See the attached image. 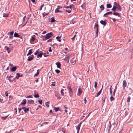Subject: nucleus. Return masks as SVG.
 Returning <instances> with one entry per match:
<instances>
[{
	"instance_id": "obj_1",
	"label": "nucleus",
	"mask_w": 133,
	"mask_h": 133,
	"mask_svg": "<svg viewBox=\"0 0 133 133\" xmlns=\"http://www.w3.org/2000/svg\"><path fill=\"white\" fill-rule=\"evenodd\" d=\"M53 34L52 32L48 33L46 34V36L44 38H43V40L45 41L46 40L50 38Z\"/></svg>"
},
{
	"instance_id": "obj_2",
	"label": "nucleus",
	"mask_w": 133,
	"mask_h": 133,
	"mask_svg": "<svg viewBox=\"0 0 133 133\" xmlns=\"http://www.w3.org/2000/svg\"><path fill=\"white\" fill-rule=\"evenodd\" d=\"M69 92V95L71 97L72 96V89L70 87H67Z\"/></svg>"
},
{
	"instance_id": "obj_3",
	"label": "nucleus",
	"mask_w": 133,
	"mask_h": 133,
	"mask_svg": "<svg viewBox=\"0 0 133 133\" xmlns=\"http://www.w3.org/2000/svg\"><path fill=\"white\" fill-rule=\"evenodd\" d=\"M127 86V82L125 80H124L123 82V89H124Z\"/></svg>"
},
{
	"instance_id": "obj_4",
	"label": "nucleus",
	"mask_w": 133,
	"mask_h": 133,
	"mask_svg": "<svg viewBox=\"0 0 133 133\" xmlns=\"http://www.w3.org/2000/svg\"><path fill=\"white\" fill-rule=\"evenodd\" d=\"M72 6H74V5L73 4H72V5H70L69 7V6L67 7H66V8H69V7H70V8L69 10H66V12H68L69 13H70L71 12V11L72 10V8H71Z\"/></svg>"
},
{
	"instance_id": "obj_5",
	"label": "nucleus",
	"mask_w": 133,
	"mask_h": 133,
	"mask_svg": "<svg viewBox=\"0 0 133 133\" xmlns=\"http://www.w3.org/2000/svg\"><path fill=\"white\" fill-rule=\"evenodd\" d=\"M82 124V123L81 122L76 127V129L77 130V133H78L80 128L81 127V125Z\"/></svg>"
},
{
	"instance_id": "obj_6",
	"label": "nucleus",
	"mask_w": 133,
	"mask_h": 133,
	"mask_svg": "<svg viewBox=\"0 0 133 133\" xmlns=\"http://www.w3.org/2000/svg\"><path fill=\"white\" fill-rule=\"evenodd\" d=\"M100 23L104 25H105L107 24L106 20L105 19L104 21L101 20L100 21Z\"/></svg>"
},
{
	"instance_id": "obj_7",
	"label": "nucleus",
	"mask_w": 133,
	"mask_h": 133,
	"mask_svg": "<svg viewBox=\"0 0 133 133\" xmlns=\"http://www.w3.org/2000/svg\"><path fill=\"white\" fill-rule=\"evenodd\" d=\"M34 57V56L33 55L30 56L28 57L27 60L28 61H30L33 59Z\"/></svg>"
},
{
	"instance_id": "obj_8",
	"label": "nucleus",
	"mask_w": 133,
	"mask_h": 133,
	"mask_svg": "<svg viewBox=\"0 0 133 133\" xmlns=\"http://www.w3.org/2000/svg\"><path fill=\"white\" fill-rule=\"evenodd\" d=\"M55 92L56 93L55 94V96L57 97L58 99H60L61 98V97H60L59 94L58 92H56V91H55Z\"/></svg>"
},
{
	"instance_id": "obj_9",
	"label": "nucleus",
	"mask_w": 133,
	"mask_h": 133,
	"mask_svg": "<svg viewBox=\"0 0 133 133\" xmlns=\"http://www.w3.org/2000/svg\"><path fill=\"white\" fill-rule=\"evenodd\" d=\"M103 87V86H102V88L101 89L100 91H99L97 93V95L96 96V97H98L100 95L102 91V90Z\"/></svg>"
},
{
	"instance_id": "obj_10",
	"label": "nucleus",
	"mask_w": 133,
	"mask_h": 133,
	"mask_svg": "<svg viewBox=\"0 0 133 133\" xmlns=\"http://www.w3.org/2000/svg\"><path fill=\"white\" fill-rule=\"evenodd\" d=\"M117 11H120L122 10L121 7L119 5H118V6L117 7Z\"/></svg>"
},
{
	"instance_id": "obj_11",
	"label": "nucleus",
	"mask_w": 133,
	"mask_h": 133,
	"mask_svg": "<svg viewBox=\"0 0 133 133\" xmlns=\"http://www.w3.org/2000/svg\"><path fill=\"white\" fill-rule=\"evenodd\" d=\"M70 57H71L70 55H67L64 58V59L66 60H68L69 59H70Z\"/></svg>"
},
{
	"instance_id": "obj_12",
	"label": "nucleus",
	"mask_w": 133,
	"mask_h": 133,
	"mask_svg": "<svg viewBox=\"0 0 133 133\" xmlns=\"http://www.w3.org/2000/svg\"><path fill=\"white\" fill-rule=\"evenodd\" d=\"M28 104H34V101L33 100H28Z\"/></svg>"
},
{
	"instance_id": "obj_13",
	"label": "nucleus",
	"mask_w": 133,
	"mask_h": 133,
	"mask_svg": "<svg viewBox=\"0 0 133 133\" xmlns=\"http://www.w3.org/2000/svg\"><path fill=\"white\" fill-rule=\"evenodd\" d=\"M112 14V12L111 11L108 12L104 15L103 16H106L107 15L109 14Z\"/></svg>"
},
{
	"instance_id": "obj_14",
	"label": "nucleus",
	"mask_w": 133,
	"mask_h": 133,
	"mask_svg": "<svg viewBox=\"0 0 133 133\" xmlns=\"http://www.w3.org/2000/svg\"><path fill=\"white\" fill-rule=\"evenodd\" d=\"M16 78L18 79L19 77L21 76L20 74L19 73H17L16 74Z\"/></svg>"
},
{
	"instance_id": "obj_15",
	"label": "nucleus",
	"mask_w": 133,
	"mask_h": 133,
	"mask_svg": "<svg viewBox=\"0 0 133 133\" xmlns=\"http://www.w3.org/2000/svg\"><path fill=\"white\" fill-rule=\"evenodd\" d=\"M8 14H6L5 13H3V16L4 17H7L8 16Z\"/></svg>"
},
{
	"instance_id": "obj_16",
	"label": "nucleus",
	"mask_w": 133,
	"mask_h": 133,
	"mask_svg": "<svg viewBox=\"0 0 133 133\" xmlns=\"http://www.w3.org/2000/svg\"><path fill=\"white\" fill-rule=\"evenodd\" d=\"M19 35L16 32H15L14 34V36L15 37H19Z\"/></svg>"
},
{
	"instance_id": "obj_17",
	"label": "nucleus",
	"mask_w": 133,
	"mask_h": 133,
	"mask_svg": "<svg viewBox=\"0 0 133 133\" xmlns=\"http://www.w3.org/2000/svg\"><path fill=\"white\" fill-rule=\"evenodd\" d=\"M54 110H55V111L56 112L58 111V110L61 111V110H59V107L56 108L55 107H54Z\"/></svg>"
},
{
	"instance_id": "obj_18",
	"label": "nucleus",
	"mask_w": 133,
	"mask_h": 133,
	"mask_svg": "<svg viewBox=\"0 0 133 133\" xmlns=\"http://www.w3.org/2000/svg\"><path fill=\"white\" fill-rule=\"evenodd\" d=\"M16 69V67H12L11 69V71H15Z\"/></svg>"
},
{
	"instance_id": "obj_19",
	"label": "nucleus",
	"mask_w": 133,
	"mask_h": 133,
	"mask_svg": "<svg viewBox=\"0 0 133 133\" xmlns=\"http://www.w3.org/2000/svg\"><path fill=\"white\" fill-rule=\"evenodd\" d=\"M32 49H31L28 52V53L27 54V55H29L31 54L32 53Z\"/></svg>"
},
{
	"instance_id": "obj_20",
	"label": "nucleus",
	"mask_w": 133,
	"mask_h": 133,
	"mask_svg": "<svg viewBox=\"0 0 133 133\" xmlns=\"http://www.w3.org/2000/svg\"><path fill=\"white\" fill-rule=\"evenodd\" d=\"M82 93V91L80 88H79L78 90V94L79 95L81 94Z\"/></svg>"
},
{
	"instance_id": "obj_21",
	"label": "nucleus",
	"mask_w": 133,
	"mask_h": 133,
	"mask_svg": "<svg viewBox=\"0 0 133 133\" xmlns=\"http://www.w3.org/2000/svg\"><path fill=\"white\" fill-rule=\"evenodd\" d=\"M35 38L34 37V36H32L31 37V41H34L35 39Z\"/></svg>"
},
{
	"instance_id": "obj_22",
	"label": "nucleus",
	"mask_w": 133,
	"mask_h": 133,
	"mask_svg": "<svg viewBox=\"0 0 133 133\" xmlns=\"http://www.w3.org/2000/svg\"><path fill=\"white\" fill-rule=\"evenodd\" d=\"M100 8L101 10H103L104 9V7L103 5H102L100 6Z\"/></svg>"
},
{
	"instance_id": "obj_23",
	"label": "nucleus",
	"mask_w": 133,
	"mask_h": 133,
	"mask_svg": "<svg viewBox=\"0 0 133 133\" xmlns=\"http://www.w3.org/2000/svg\"><path fill=\"white\" fill-rule=\"evenodd\" d=\"M55 64L57 65V66H61V64L59 62H58L56 63Z\"/></svg>"
},
{
	"instance_id": "obj_24",
	"label": "nucleus",
	"mask_w": 133,
	"mask_h": 133,
	"mask_svg": "<svg viewBox=\"0 0 133 133\" xmlns=\"http://www.w3.org/2000/svg\"><path fill=\"white\" fill-rule=\"evenodd\" d=\"M107 7L108 8H110L112 7V6L110 4H108L107 5Z\"/></svg>"
},
{
	"instance_id": "obj_25",
	"label": "nucleus",
	"mask_w": 133,
	"mask_h": 133,
	"mask_svg": "<svg viewBox=\"0 0 133 133\" xmlns=\"http://www.w3.org/2000/svg\"><path fill=\"white\" fill-rule=\"evenodd\" d=\"M39 70H38L37 71V73L34 75V76H37L39 73Z\"/></svg>"
},
{
	"instance_id": "obj_26",
	"label": "nucleus",
	"mask_w": 133,
	"mask_h": 133,
	"mask_svg": "<svg viewBox=\"0 0 133 133\" xmlns=\"http://www.w3.org/2000/svg\"><path fill=\"white\" fill-rule=\"evenodd\" d=\"M56 39L58 41H59V42H60L61 41V40L60 39V37L59 36H57L56 37Z\"/></svg>"
},
{
	"instance_id": "obj_27",
	"label": "nucleus",
	"mask_w": 133,
	"mask_h": 133,
	"mask_svg": "<svg viewBox=\"0 0 133 133\" xmlns=\"http://www.w3.org/2000/svg\"><path fill=\"white\" fill-rule=\"evenodd\" d=\"M110 99L111 101H114L115 99V98L114 97L112 96H111V97H110Z\"/></svg>"
},
{
	"instance_id": "obj_28",
	"label": "nucleus",
	"mask_w": 133,
	"mask_h": 133,
	"mask_svg": "<svg viewBox=\"0 0 133 133\" xmlns=\"http://www.w3.org/2000/svg\"><path fill=\"white\" fill-rule=\"evenodd\" d=\"M45 105L47 107H49V102H47L45 103Z\"/></svg>"
},
{
	"instance_id": "obj_29",
	"label": "nucleus",
	"mask_w": 133,
	"mask_h": 133,
	"mask_svg": "<svg viewBox=\"0 0 133 133\" xmlns=\"http://www.w3.org/2000/svg\"><path fill=\"white\" fill-rule=\"evenodd\" d=\"M63 91H64V90L63 89L61 90V95L63 96L64 95Z\"/></svg>"
},
{
	"instance_id": "obj_30",
	"label": "nucleus",
	"mask_w": 133,
	"mask_h": 133,
	"mask_svg": "<svg viewBox=\"0 0 133 133\" xmlns=\"http://www.w3.org/2000/svg\"><path fill=\"white\" fill-rule=\"evenodd\" d=\"M113 14L115 15L116 16H119L120 15L119 13H117L116 12H114L113 13Z\"/></svg>"
},
{
	"instance_id": "obj_31",
	"label": "nucleus",
	"mask_w": 133,
	"mask_h": 133,
	"mask_svg": "<svg viewBox=\"0 0 133 133\" xmlns=\"http://www.w3.org/2000/svg\"><path fill=\"white\" fill-rule=\"evenodd\" d=\"M117 9V7L115 6H114L113 8L111 9V10L113 11H115Z\"/></svg>"
},
{
	"instance_id": "obj_32",
	"label": "nucleus",
	"mask_w": 133,
	"mask_h": 133,
	"mask_svg": "<svg viewBox=\"0 0 133 133\" xmlns=\"http://www.w3.org/2000/svg\"><path fill=\"white\" fill-rule=\"evenodd\" d=\"M110 88L109 90L110 92V94L111 95L112 94V90L111 89V88H112V86H110Z\"/></svg>"
},
{
	"instance_id": "obj_33",
	"label": "nucleus",
	"mask_w": 133,
	"mask_h": 133,
	"mask_svg": "<svg viewBox=\"0 0 133 133\" xmlns=\"http://www.w3.org/2000/svg\"><path fill=\"white\" fill-rule=\"evenodd\" d=\"M98 25L97 24H95V27L94 29L96 28V30H98Z\"/></svg>"
},
{
	"instance_id": "obj_34",
	"label": "nucleus",
	"mask_w": 133,
	"mask_h": 133,
	"mask_svg": "<svg viewBox=\"0 0 133 133\" xmlns=\"http://www.w3.org/2000/svg\"><path fill=\"white\" fill-rule=\"evenodd\" d=\"M43 54V53H41L38 54L37 56V57H42V55Z\"/></svg>"
},
{
	"instance_id": "obj_35",
	"label": "nucleus",
	"mask_w": 133,
	"mask_h": 133,
	"mask_svg": "<svg viewBox=\"0 0 133 133\" xmlns=\"http://www.w3.org/2000/svg\"><path fill=\"white\" fill-rule=\"evenodd\" d=\"M55 20L53 17H52L51 18V22H55Z\"/></svg>"
},
{
	"instance_id": "obj_36",
	"label": "nucleus",
	"mask_w": 133,
	"mask_h": 133,
	"mask_svg": "<svg viewBox=\"0 0 133 133\" xmlns=\"http://www.w3.org/2000/svg\"><path fill=\"white\" fill-rule=\"evenodd\" d=\"M59 12H61V11H59L58 9H56L55 10V12L57 13Z\"/></svg>"
},
{
	"instance_id": "obj_37",
	"label": "nucleus",
	"mask_w": 133,
	"mask_h": 133,
	"mask_svg": "<svg viewBox=\"0 0 133 133\" xmlns=\"http://www.w3.org/2000/svg\"><path fill=\"white\" fill-rule=\"evenodd\" d=\"M5 50H10V49L7 46H5L4 48Z\"/></svg>"
},
{
	"instance_id": "obj_38",
	"label": "nucleus",
	"mask_w": 133,
	"mask_h": 133,
	"mask_svg": "<svg viewBox=\"0 0 133 133\" xmlns=\"http://www.w3.org/2000/svg\"><path fill=\"white\" fill-rule=\"evenodd\" d=\"M85 3H84L81 6V7L82 8H83L85 7Z\"/></svg>"
},
{
	"instance_id": "obj_39",
	"label": "nucleus",
	"mask_w": 133,
	"mask_h": 133,
	"mask_svg": "<svg viewBox=\"0 0 133 133\" xmlns=\"http://www.w3.org/2000/svg\"><path fill=\"white\" fill-rule=\"evenodd\" d=\"M97 85V83L96 82H95V85H94V87L95 88H96Z\"/></svg>"
},
{
	"instance_id": "obj_40",
	"label": "nucleus",
	"mask_w": 133,
	"mask_h": 133,
	"mask_svg": "<svg viewBox=\"0 0 133 133\" xmlns=\"http://www.w3.org/2000/svg\"><path fill=\"white\" fill-rule=\"evenodd\" d=\"M131 99V98L130 96H128V99L127 100V102H129L130 101V99Z\"/></svg>"
},
{
	"instance_id": "obj_41",
	"label": "nucleus",
	"mask_w": 133,
	"mask_h": 133,
	"mask_svg": "<svg viewBox=\"0 0 133 133\" xmlns=\"http://www.w3.org/2000/svg\"><path fill=\"white\" fill-rule=\"evenodd\" d=\"M114 4L115 6H115L117 7V6H118V5H119V4H118L116 2H114Z\"/></svg>"
},
{
	"instance_id": "obj_42",
	"label": "nucleus",
	"mask_w": 133,
	"mask_h": 133,
	"mask_svg": "<svg viewBox=\"0 0 133 133\" xmlns=\"http://www.w3.org/2000/svg\"><path fill=\"white\" fill-rule=\"evenodd\" d=\"M55 71L57 74H59L60 72L59 70L57 69L55 70Z\"/></svg>"
},
{
	"instance_id": "obj_43",
	"label": "nucleus",
	"mask_w": 133,
	"mask_h": 133,
	"mask_svg": "<svg viewBox=\"0 0 133 133\" xmlns=\"http://www.w3.org/2000/svg\"><path fill=\"white\" fill-rule=\"evenodd\" d=\"M8 115H8L7 116L5 117H2V118L4 120L8 116Z\"/></svg>"
},
{
	"instance_id": "obj_44",
	"label": "nucleus",
	"mask_w": 133,
	"mask_h": 133,
	"mask_svg": "<svg viewBox=\"0 0 133 133\" xmlns=\"http://www.w3.org/2000/svg\"><path fill=\"white\" fill-rule=\"evenodd\" d=\"M34 96L36 98H38L39 97V96L38 94H35L34 95Z\"/></svg>"
},
{
	"instance_id": "obj_45",
	"label": "nucleus",
	"mask_w": 133,
	"mask_h": 133,
	"mask_svg": "<svg viewBox=\"0 0 133 133\" xmlns=\"http://www.w3.org/2000/svg\"><path fill=\"white\" fill-rule=\"evenodd\" d=\"M38 102L40 104H41L42 103V100H39L38 101Z\"/></svg>"
},
{
	"instance_id": "obj_46",
	"label": "nucleus",
	"mask_w": 133,
	"mask_h": 133,
	"mask_svg": "<svg viewBox=\"0 0 133 133\" xmlns=\"http://www.w3.org/2000/svg\"><path fill=\"white\" fill-rule=\"evenodd\" d=\"M43 55L45 57H46L49 55L47 54H46V53H45L43 54Z\"/></svg>"
},
{
	"instance_id": "obj_47",
	"label": "nucleus",
	"mask_w": 133,
	"mask_h": 133,
	"mask_svg": "<svg viewBox=\"0 0 133 133\" xmlns=\"http://www.w3.org/2000/svg\"><path fill=\"white\" fill-rule=\"evenodd\" d=\"M13 34H14V32L13 31H11V32H10L9 34L11 35H12Z\"/></svg>"
},
{
	"instance_id": "obj_48",
	"label": "nucleus",
	"mask_w": 133,
	"mask_h": 133,
	"mask_svg": "<svg viewBox=\"0 0 133 133\" xmlns=\"http://www.w3.org/2000/svg\"><path fill=\"white\" fill-rule=\"evenodd\" d=\"M29 107L28 108H25V112L28 111L29 110Z\"/></svg>"
},
{
	"instance_id": "obj_49",
	"label": "nucleus",
	"mask_w": 133,
	"mask_h": 133,
	"mask_svg": "<svg viewBox=\"0 0 133 133\" xmlns=\"http://www.w3.org/2000/svg\"><path fill=\"white\" fill-rule=\"evenodd\" d=\"M39 53V52L37 51H36L34 53V54L35 55H36L38 54Z\"/></svg>"
},
{
	"instance_id": "obj_50",
	"label": "nucleus",
	"mask_w": 133,
	"mask_h": 133,
	"mask_svg": "<svg viewBox=\"0 0 133 133\" xmlns=\"http://www.w3.org/2000/svg\"><path fill=\"white\" fill-rule=\"evenodd\" d=\"M25 104V101H24V100H23V102L21 103V104Z\"/></svg>"
},
{
	"instance_id": "obj_51",
	"label": "nucleus",
	"mask_w": 133,
	"mask_h": 133,
	"mask_svg": "<svg viewBox=\"0 0 133 133\" xmlns=\"http://www.w3.org/2000/svg\"><path fill=\"white\" fill-rule=\"evenodd\" d=\"M52 41V40L51 39H49L48 40V41H47V42H51Z\"/></svg>"
},
{
	"instance_id": "obj_52",
	"label": "nucleus",
	"mask_w": 133,
	"mask_h": 133,
	"mask_svg": "<svg viewBox=\"0 0 133 133\" xmlns=\"http://www.w3.org/2000/svg\"><path fill=\"white\" fill-rule=\"evenodd\" d=\"M13 37V36L10 35L9 36V38L11 39H12Z\"/></svg>"
},
{
	"instance_id": "obj_53",
	"label": "nucleus",
	"mask_w": 133,
	"mask_h": 133,
	"mask_svg": "<svg viewBox=\"0 0 133 133\" xmlns=\"http://www.w3.org/2000/svg\"><path fill=\"white\" fill-rule=\"evenodd\" d=\"M5 94L6 96H8V94L7 91L5 92Z\"/></svg>"
},
{
	"instance_id": "obj_54",
	"label": "nucleus",
	"mask_w": 133,
	"mask_h": 133,
	"mask_svg": "<svg viewBox=\"0 0 133 133\" xmlns=\"http://www.w3.org/2000/svg\"><path fill=\"white\" fill-rule=\"evenodd\" d=\"M98 30H96V36H98Z\"/></svg>"
},
{
	"instance_id": "obj_55",
	"label": "nucleus",
	"mask_w": 133,
	"mask_h": 133,
	"mask_svg": "<svg viewBox=\"0 0 133 133\" xmlns=\"http://www.w3.org/2000/svg\"><path fill=\"white\" fill-rule=\"evenodd\" d=\"M48 122H44L43 123H44L43 124H48Z\"/></svg>"
},
{
	"instance_id": "obj_56",
	"label": "nucleus",
	"mask_w": 133,
	"mask_h": 133,
	"mask_svg": "<svg viewBox=\"0 0 133 133\" xmlns=\"http://www.w3.org/2000/svg\"><path fill=\"white\" fill-rule=\"evenodd\" d=\"M3 101V99L0 98V102L1 103H2Z\"/></svg>"
},
{
	"instance_id": "obj_57",
	"label": "nucleus",
	"mask_w": 133,
	"mask_h": 133,
	"mask_svg": "<svg viewBox=\"0 0 133 133\" xmlns=\"http://www.w3.org/2000/svg\"><path fill=\"white\" fill-rule=\"evenodd\" d=\"M44 6V5H42L41 6L40 8V10H41L42 9V7L43 6Z\"/></svg>"
},
{
	"instance_id": "obj_58",
	"label": "nucleus",
	"mask_w": 133,
	"mask_h": 133,
	"mask_svg": "<svg viewBox=\"0 0 133 133\" xmlns=\"http://www.w3.org/2000/svg\"><path fill=\"white\" fill-rule=\"evenodd\" d=\"M75 36H76V35H75L73 37L71 38V39H72V40H74V38H75Z\"/></svg>"
},
{
	"instance_id": "obj_59",
	"label": "nucleus",
	"mask_w": 133,
	"mask_h": 133,
	"mask_svg": "<svg viewBox=\"0 0 133 133\" xmlns=\"http://www.w3.org/2000/svg\"><path fill=\"white\" fill-rule=\"evenodd\" d=\"M113 20V21L114 22H115L116 21V19L115 18H112V19Z\"/></svg>"
},
{
	"instance_id": "obj_60",
	"label": "nucleus",
	"mask_w": 133,
	"mask_h": 133,
	"mask_svg": "<svg viewBox=\"0 0 133 133\" xmlns=\"http://www.w3.org/2000/svg\"><path fill=\"white\" fill-rule=\"evenodd\" d=\"M116 91V90H114V92H113V94H114V96L115 95V94Z\"/></svg>"
},
{
	"instance_id": "obj_61",
	"label": "nucleus",
	"mask_w": 133,
	"mask_h": 133,
	"mask_svg": "<svg viewBox=\"0 0 133 133\" xmlns=\"http://www.w3.org/2000/svg\"><path fill=\"white\" fill-rule=\"evenodd\" d=\"M49 52H51L52 51V50H51V48H50L49 49Z\"/></svg>"
},
{
	"instance_id": "obj_62",
	"label": "nucleus",
	"mask_w": 133,
	"mask_h": 133,
	"mask_svg": "<svg viewBox=\"0 0 133 133\" xmlns=\"http://www.w3.org/2000/svg\"><path fill=\"white\" fill-rule=\"evenodd\" d=\"M7 51L8 52V53H9L11 51L10 50V49L8 50Z\"/></svg>"
},
{
	"instance_id": "obj_63",
	"label": "nucleus",
	"mask_w": 133,
	"mask_h": 133,
	"mask_svg": "<svg viewBox=\"0 0 133 133\" xmlns=\"http://www.w3.org/2000/svg\"><path fill=\"white\" fill-rule=\"evenodd\" d=\"M46 31H43V33H42V34H45V33H46Z\"/></svg>"
},
{
	"instance_id": "obj_64",
	"label": "nucleus",
	"mask_w": 133,
	"mask_h": 133,
	"mask_svg": "<svg viewBox=\"0 0 133 133\" xmlns=\"http://www.w3.org/2000/svg\"><path fill=\"white\" fill-rule=\"evenodd\" d=\"M9 65L10 66H13V65L12 64H11L10 63L9 64Z\"/></svg>"
}]
</instances>
